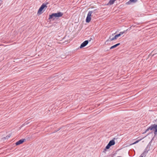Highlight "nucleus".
<instances>
[{"label": "nucleus", "instance_id": "ddd939ff", "mask_svg": "<svg viewBox=\"0 0 157 157\" xmlns=\"http://www.w3.org/2000/svg\"><path fill=\"white\" fill-rule=\"evenodd\" d=\"M146 155V152H144L140 155V157H144Z\"/></svg>", "mask_w": 157, "mask_h": 157}, {"label": "nucleus", "instance_id": "0eeeda50", "mask_svg": "<svg viewBox=\"0 0 157 157\" xmlns=\"http://www.w3.org/2000/svg\"><path fill=\"white\" fill-rule=\"evenodd\" d=\"M88 43V40H85L81 44L80 48H82L85 47L86 45Z\"/></svg>", "mask_w": 157, "mask_h": 157}, {"label": "nucleus", "instance_id": "1a4fd4ad", "mask_svg": "<svg viewBox=\"0 0 157 157\" xmlns=\"http://www.w3.org/2000/svg\"><path fill=\"white\" fill-rule=\"evenodd\" d=\"M116 0H110L109 2L107 4L108 5H112L113 4L114 2Z\"/></svg>", "mask_w": 157, "mask_h": 157}, {"label": "nucleus", "instance_id": "6e6552de", "mask_svg": "<svg viewBox=\"0 0 157 157\" xmlns=\"http://www.w3.org/2000/svg\"><path fill=\"white\" fill-rule=\"evenodd\" d=\"M24 139H21L16 143V145H20L22 144L24 141Z\"/></svg>", "mask_w": 157, "mask_h": 157}, {"label": "nucleus", "instance_id": "7ed1b4c3", "mask_svg": "<svg viewBox=\"0 0 157 157\" xmlns=\"http://www.w3.org/2000/svg\"><path fill=\"white\" fill-rule=\"evenodd\" d=\"M93 13V12L92 11H89L88 12L86 19V22L87 23H89L91 19V16Z\"/></svg>", "mask_w": 157, "mask_h": 157}, {"label": "nucleus", "instance_id": "2eb2a0df", "mask_svg": "<svg viewBox=\"0 0 157 157\" xmlns=\"http://www.w3.org/2000/svg\"><path fill=\"white\" fill-rule=\"evenodd\" d=\"M156 121H157V119Z\"/></svg>", "mask_w": 157, "mask_h": 157}, {"label": "nucleus", "instance_id": "f8f14e48", "mask_svg": "<svg viewBox=\"0 0 157 157\" xmlns=\"http://www.w3.org/2000/svg\"><path fill=\"white\" fill-rule=\"evenodd\" d=\"M127 30L128 29L126 30H124L123 32H120L118 34V35H119V36H120L121 35H123L124 33H125L127 31Z\"/></svg>", "mask_w": 157, "mask_h": 157}, {"label": "nucleus", "instance_id": "423d86ee", "mask_svg": "<svg viewBox=\"0 0 157 157\" xmlns=\"http://www.w3.org/2000/svg\"><path fill=\"white\" fill-rule=\"evenodd\" d=\"M46 6V5L44 4H42V5L40 7L38 11V13L41 14V12L43 10V9Z\"/></svg>", "mask_w": 157, "mask_h": 157}, {"label": "nucleus", "instance_id": "9b49d317", "mask_svg": "<svg viewBox=\"0 0 157 157\" xmlns=\"http://www.w3.org/2000/svg\"><path fill=\"white\" fill-rule=\"evenodd\" d=\"M120 44V43H118L115 45H114L111 46L110 48V49H112L115 48L116 47H117Z\"/></svg>", "mask_w": 157, "mask_h": 157}, {"label": "nucleus", "instance_id": "9d476101", "mask_svg": "<svg viewBox=\"0 0 157 157\" xmlns=\"http://www.w3.org/2000/svg\"><path fill=\"white\" fill-rule=\"evenodd\" d=\"M137 1V0H130L128 2H127V4H130L131 2H135Z\"/></svg>", "mask_w": 157, "mask_h": 157}, {"label": "nucleus", "instance_id": "20e7f679", "mask_svg": "<svg viewBox=\"0 0 157 157\" xmlns=\"http://www.w3.org/2000/svg\"><path fill=\"white\" fill-rule=\"evenodd\" d=\"M119 37V35L118 34L116 35H115L112 38H111L110 36L109 39H108L107 40H106L105 43V44H108V42H111V41L116 40L118 37Z\"/></svg>", "mask_w": 157, "mask_h": 157}, {"label": "nucleus", "instance_id": "39448f33", "mask_svg": "<svg viewBox=\"0 0 157 157\" xmlns=\"http://www.w3.org/2000/svg\"><path fill=\"white\" fill-rule=\"evenodd\" d=\"M115 144V142L113 140H110L108 144H107V145L106 147V149H109L110 147L114 145Z\"/></svg>", "mask_w": 157, "mask_h": 157}, {"label": "nucleus", "instance_id": "f257e3e1", "mask_svg": "<svg viewBox=\"0 0 157 157\" xmlns=\"http://www.w3.org/2000/svg\"><path fill=\"white\" fill-rule=\"evenodd\" d=\"M149 130H153L154 131V134L155 135L157 134V125L155 124H153L150 126L147 129L145 132L143 133H145Z\"/></svg>", "mask_w": 157, "mask_h": 157}, {"label": "nucleus", "instance_id": "f03ea898", "mask_svg": "<svg viewBox=\"0 0 157 157\" xmlns=\"http://www.w3.org/2000/svg\"><path fill=\"white\" fill-rule=\"evenodd\" d=\"M63 15V13L62 12H58L56 13H53L49 16V19L53 18V17H60Z\"/></svg>", "mask_w": 157, "mask_h": 157}, {"label": "nucleus", "instance_id": "4468645a", "mask_svg": "<svg viewBox=\"0 0 157 157\" xmlns=\"http://www.w3.org/2000/svg\"><path fill=\"white\" fill-rule=\"evenodd\" d=\"M140 140H137L136 141V142H134L133 144H131V145H133V144H136L138 143L140 141Z\"/></svg>", "mask_w": 157, "mask_h": 157}]
</instances>
